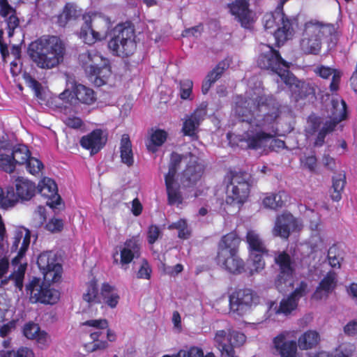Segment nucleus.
Instances as JSON below:
<instances>
[{
    "label": "nucleus",
    "mask_w": 357,
    "mask_h": 357,
    "mask_svg": "<svg viewBox=\"0 0 357 357\" xmlns=\"http://www.w3.org/2000/svg\"><path fill=\"white\" fill-rule=\"evenodd\" d=\"M215 261L218 266L231 274L240 275L245 271V263L238 253L216 256Z\"/></svg>",
    "instance_id": "18"
},
{
    "label": "nucleus",
    "mask_w": 357,
    "mask_h": 357,
    "mask_svg": "<svg viewBox=\"0 0 357 357\" xmlns=\"http://www.w3.org/2000/svg\"><path fill=\"white\" fill-rule=\"evenodd\" d=\"M0 357H34V353L31 349L22 347L17 351H1Z\"/></svg>",
    "instance_id": "54"
},
{
    "label": "nucleus",
    "mask_w": 357,
    "mask_h": 357,
    "mask_svg": "<svg viewBox=\"0 0 357 357\" xmlns=\"http://www.w3.org/2000/svg\"><path fill=\"white\" fill-rule=\"evenodd\" d=\"M274 261L278 266L279 271L295 273L294 261L286 251L279 252L275 256Z\"/></svg>",
    "instance_id": "39"
},
{
    "label": "nucleus",
    "mask_w": 357,
    "mask_h": 357,
    "mask_svg": "<svg viewBox=\"0 0 357 357\" xmlns=\"http://www.w3.org/2000/svg\"><path fill=\"white\" fill-rule=\"evenodd\" d=\"M203 350L197 347H191L188 351L181 349L178 351L180 357H203Z\"/></svg>",
    "instance_id": "64"
},
{
    "label": "nucleus",
    "mask_w": 357,
    "mask_h": 357,
    "mask_svg": "<svg viewBox=\"0 0 357 357\" xmlns=\"http://www.w3.org/2000/svg\"><path fill=\"white\" fill-rule=\"evenodd\" d=\"M84 23L81 26L79 38L89 45L105 40L111 26L110 20L102 15H84Z\"/></svg>",
    "instance_id": "6"
},
{
    "label": "nucleus",
    "mask_w": 357,
    "mask_h": 357,
    "mask_svg": "<svg viewBox=\"0 0 357 357\" xmlns=\"http://www.w3.org/2000/svg\"><path fill=\"white\" fill-rule=\"evenodd\" d=\"M337 24L326 23L317 20H310L303 26L299 48L305 55H318L325 40L328 47H333L337 39Z\"/></svg>",
    "instance_id": "1"
},
{
    "label": "nucleus",
    "mask_w": 357,
    "mask_h": 357,
    "mask_svg": "<svg viewBox=\"0 0 357 357\" xmlns=\"http://www.w3.org/2000/svg\"><path fill=\"white\" fill-rule=\"evenodd\" d=\"M94 71L91 75H87L89 79L98 87L106 84L112 73L109 61L108 59L105 61L101 65L97 66Z\"/></svg>",
    "instance_id": "30"
},
{
    "label": "nucleus",
    "mask_w": 357,
    "mask_h": 357,
    "mask_svg": "<svg viewBox=\"0 0 357 357\" xmlns=\"http://www.w3.org/2000/svg\"><path fill=\"white\" fill-rule=\"evenodd\" d=\"M256 113L246 107H238L236 113L241 121L257 128H271L282 114V105L272 94L257 96L254 100Z\"/></svg>",
    "instance_id": "2"
},
{
    "label": "nucleus",
    "mask_w": 357,
    "mask_h": 357,
    "mask_svg": "<svg viewBox=\"0 0 357 357\" xmlns=\"http://www.w3.org/2000/svg\"><path fill=\"white\" fill-rule=\"evenodd\" d=\"M227 6L229 8L231 14L235 16L241 26L244 28H248L251 21L248 1L247 0H236Z\"/></svg>",
    "instance_id": "24"
},
{
    "label": "nucleus",
    "mask_w": 357,
    "mask_h": 357,
    "mask_svg": "<svg viewBox=\"0 0 357 357\" xmlns=\"http://www.w3.org/2000/svg\"><path fill=\"white\" fill-rule=\"evenodd\" d=\"M245 242L248 245L249 260L252 267L250 271V275H252L265 268L266 263L264 257L268 255V250L260 235L255 230H248Z\"/></svg>",
    "instance_id": "7"
},
{
    "label": "nucleus",
    "mask_w": 357,
    "mask_h": 357,
    "mask_svg": "<svg viewBox=\"0 0 357 357\" xmlns=\"http://www.w3.org/2000/svg\"><path fill=\"white\" fill-rule=\"evenodd\" d=\"M100 299L102 303L113 309L117 306L120 296L114 286L110 285L108 282H104L101 285Z\"/></svg>",
    "instance_id": "32"
},
{
    "label": "nucleus",
    "mask_w": 357,
    "mask_h": 357,
    "mask_svg": "<svg viewBox=\"0 0 357 357\" xmlns=\"http://www.w3.org/2000/svg\"><path fill=\"white\" fill-rule=\"evenodd\" d=\"M204 172L205 166L191 158L181 173V181L184 187H193L201 180Z\"/></svg>",
    "instance_id": "16"
},
{
    "label": "nucleus",
    "mask_w": 357,
    "mask_h": 357,
    "mask_svg": "<svg viewBox=\"0 0 357 357\" xmlns=\"http://www.w3.org/2000/svg\"><path fill=\"white\" fill-rule=\"evenodd\" d=\"M346 184L345 174L340 173L333 177V190L331 198L333 201L338 202L342 198V192Z\"/></svg>",
    "instance_id": "43"
},
{
    "label": "nucleus",
    "mask_w": 357,
    "mask_h": 357,
    "mask_svg": "<svg viewBox=\"0 0 357 357\" xmlns=\"http://www.w3.org/2000/svg\"><path fill=\"white\" fill-rule=\"evenodd\" d=\"M289 196L284 190H279L276 193H266L262 203L265 208L278 210L285 206Z\"/></svg>",
    "instance_id": "31"
},
{
    "label": "nucleus",
    "mask_w": 357,
    "mask_h": 357,
    "mask_svg": "<svg viewBox=\"0 0 357 357\" xmlns=\"http://www.w3.org/2000/svg\"><path fill=\"white\" fill-rule=\"evenodd\" d=\"M241 238L235 231L229 232L218 242L216 256H227V254L238 253Z\"/></svg>",
    "instance_id": "23"
},
{
    "label": "nucleus",
    "mask_w": 357,
    "mask_h": 357,
    "mask_svg": "<svg viewBox=\"0 0 357 357\" xmlns=\"http://www.w3.org/2000/svg\"><path fill=\"white\" fill-rule=\"evenodd\" d=\"M307 290V284L301 281L298 286L286 298H282L278 307H275L276 314L289 316L296 310L298 305L300 299L305 296Z\"/></svg>",
    "instance_id": "13"
},
{
    "label": "nucleus",
    "mask_w": 357,
    "mask_h": 357,
    "mask_svg": "<svg viewBox=\"0 0 357 357\" xmlns=\"http://www.w3.org/2000/svg\"><path fill=\"white\" fill-rule=\"evenodd\" d=\"M298 87V99H305L309 96L315 97L317 86L314 83L302 82Z\"/></svg>",
    "instance_id": "50"
},
{
    "label": "nucleus",
    "mask_w": 357,
    "mask_h": 357,
    "mask_svg": "<svg viewBox=\"0 0 357 357\" xmlns=\"http://www.w3.org/2000/svg\"><path fill=\"white\" fill-rule=\"evenodd\" d=\"M169 229H177L178 238L186 240L190 238L191 231L188 227L187 221L185 219H179L178 221L172 223L168 227Z\"/></svg>",
    "instance_id": "49"
},
{
    "label": "nucleus",
    "mask_w": 357,
    "mask_h": 357,
    "mask_svg": "<svg viewBox=\"0 0 357 357\" xmlns=\"http://www.w3.org/2000/svg\"><path fill=\"white\" fill-rule=\"evenodd\" d=\"M100 292H99L97 280L93 278L86 284V291L82 295V299L89 305L101 304L100 299Z\"/></svg>",
    "instance_id": "36"
},
{
    "label": "nucleus",
    "mask_w": 357,
    "mask_h": 357,
    "mask_svg": "<svg viewBox=\"0 0 357 357\" xmlns=\"http://www.w3.org/2000/svg\"><path fill=\"white\" fill-rule=\"evenodd\" d=\"M183 155L173 152L171 154L168 167V172L165 175V181H176V177L178 169L181 165Z\"/></svg>",
    "instance_id": "42"
},
{
    "label": "nucleus",
    "mask_w": 357,
    "mask_h": 357,
    "mask_svg": "<svg viewBox=\"0 0 357 357\" xmlns=\"http://www.w3.org/2000/svg\"><path fill=\"white\" fill-rule=\"evenodd\" d=\"M17 163L12 155L1 153L0 154V167L6 172L11 174L15 170Z\"/></svg>",
    "instance_id": "53"
},
{
    "label": "nucleus",
    "mask_w": 357,
    "mask_h": 357,
    "mask_svg": "<svg viewBox=\"0 0 357 357\" xmlns=\"http://www.w3.org/2000/svg\"><path fill=\"white\" fill-rule=\"evenodd\" d=\"M246 340L245 335L238 331L231 328L219 330L215 332L214 341L225 357H238L234 350L235 347H240Z\"/></svg>",
    "instance_id": "10"
},
{
    "label": "nucleus",
    "mask_w": 357,
    "mask_h": 357,
    "mask_svg": "<svg viewBox=\"0 0 357 357\" xmlns=\"http://www.w3.org/2000/svg\"><path fill=\"white\" fill-rule=\"evenodd\" d=\"M229 67V63L226 60H222L207 73L202 84V93L204 95L208 93L211 86L221 78Z\"/></svg>",
    "instance_id": "26"
},
{
    "label": "nucleus",
    "mask_w": 357,
    "mask_h": 357,
    "mask_svg": "<svg viewBox=\"0 0 357 357\" xmlns=\"http://www.w3.org/2000/svg\"><path fill=\"white\" fill-rule=\"evenodd\" d=\"M119 149L121 162L128 167H132L134 165V155L132 142L128 134L121 136Z\"/></svg>",
    "instance_id": "34"
},
{
    "label": "nucleus",
    "mask_w": 357,
    "mask_h": 357,
    "mask_svg": "<svg viewBox=\"0 0 357 357\" xmlns=\"http://www.w3.org/2000/svg\"><path fill=\"white\" fill-rule=\"evenodd\" d=\"M251 184L245 172H231L229 185H227L226 202L230 205L242 206L249 197Z\"/></svg>",
    "instance_id": "8"
},
{
    "label": "nucleus",
    "mask_w": 357,
    "mask_h": 357,
    "mask_svg": "<svg viewBox=\"0 0 357 357\" xmlns=\"http://www.w3.org/2000/svg\"><path fill=\"white\" fill-rule=\"evenodd\" d=\"M80 15V12L72 3H66L61 13L57 16L56 23L59 26L65 27L71 20H75Z\"/></svg>",
    "instance_id": "35"
},
{
    "label": "nucleus",
    "mask_w": 357,
    "mask_h": 357,
    "mask_svg": "<svg viewBox=\"0 0 357 357\" xmlns=\"http://www.w3.org/2000/svg\"><path fill=\"white\" fill-rule=\"evenodd\" d=\"M314 73L324 79H328L332 76V79L329 85L330 91L334 93L339 89L341 77L342 75L340 70L324 65H319L314 68Z\"/></svg>",
    "instance_id": "27"
},
{
    "label": "nucleus",
    "mask_w": 357,
    "mask_h": 357,
    "mask_svg": "<svg viewBox=\"0 0 357 357\" xmlns=\"http://www.w3.org/2000/svg\"><path fill=\"white\" fill-rule=\"evenodd\" d=\"M37 187V191L50 199L47 204L51 208H56L61 204V198L58 194L57 185L53 179L45 177Z\"/></svg>",
    "instance_id": "22"
},
{
    "label": "nucleus",
    "mask_w": 357,
    "mask_h": 357,
    "mask_svg": "<svg viewBox=\"0 0 357 357\" xmlns=\"http://www.w3.org/2000/svg\"><path fill=\"white\" fill-rule=\"evenodd\" d=\"M266 47L268 51L259 54L257 57V66L269 73L278 75L287 85L294 84L295 77L289 70V63L282 57L278 50L269 45Z\"/></svg>",
    "instance_id": "5"
},
{
    "label": "nucleus",
    "mask_w": 357,
    "mask_h": 357,
    "mask_svg": "<svg viewBox=\"0 0 357 357\" xmlns=\"http://www.w3.org/2000/svg\"><path fill=\"white\" fill-rule=\"evenodd\" d=\"M63 228V222L61 219L52 218L45 225V229L52 233L59 232Z\"/></svg>",
    "instance_id": "62"
},
{
    "label": "nucleus",
    "mask_w": 357,
    "mask_h": 357,
    "mask_svg": "<svg viewBox=\"0 0 357 357\" xmlns=\"http://www.w3.org/2000/svg\"><path fill=\"white\" fill-rule=\"evenodd\" d=\"M82 326L93 327L97 330H103L108 328L109 323L106 319H90L82 323Z\"/></svg>",
    "instance_id": "61"
},
{
    "label": "nucleus",
    "mask_w": 357,
    "mask_h": 357,
    "mask_svg": "<svg viewBox=\"0 0 357 357\" xmlns=\"http://www.w3.org/2000/svg\"><path fill=\"white\" fill-rule=\"evenodd\" d=\"M14 188L8 186L6 192L2 188H0V207L3 209H8L15 206L14 201Z\"/></svg>",
    "instance_id": "46"
},
{
    "label": "nucleus",
    "mask_w": 357,
    "mask_h": 357,
    "mask_svg": "<svg viewBox=\"0 0 357 357\" xmlns=\"http://www.w3.org/2000/svg\"><path fill=\"white\" fill-rule=\"evenodd\" d=\"M168 134L162 129H156L150 136V144L147 146L149 150L155 151L153 147L162 146L167 140Z\"/></svg>",
    "instance_id": "48"
},
{
    "label": "nucleus",
    "mask_w": 357,
    "mask_h": 357,
    "mask_svg": "<svg viewBox=\"0 0 357 357\" xmlns=\"http://www.w3.org/2000/svg\"><path fill=\"white\" fill-rule=\"evenodd\" d=\"M162 236V232L159 226L151 225L147 230V241L150 245L154 244L159 238Z\"/></svg>",
    "instance_id": "56"
},
{
    "label": "nucleus",
    "mask_w": 357,
    "mask_h": 357,
    "mask_svg": "<svg viewBox=\"0 0 357 357\" xmlns=\"http://www.w3.org/2000/svg\"><path fill=\"white\" fill-rule=\"evenodd\" d=\"M107 59L103 57L96 50H87L79 54L78 62L86 76L94 73V69Z\"/></svg>",
    "instance_id": "19"
},
{
    "label": "nucleus",
    "mask_w": 357,
    "mask_h": 357,
    "mask_svg": "<svg viewBox=\"0 0 357 357\" xmlns=\"http://www.w3.org/2000/svg\"><path fill=\"white\" fill-rule=\"evenodd\" d=\"M307 123L308 127L307 132L310 135H314L319 130L322 122L320 117L314 115H311L308 117Z\"/></svg>",
    "instance_id": "59"
},
{
    "label": "nucleus",
    "mask_w": 357,
    "mask_h": 357,
    "mask_svg": "<svg viewBox=\"0 0 357 357\" xmlns=\"http://www.w3.org/2000/svg\"><path fill=\"white\" fill-rule=\"evenodd\" d=\"M40 331V327L38 324L34 323H28L24 328V334L28 338L33 340L37 334Z\"/></svg>",
    "instance_id": "63"
},
{
    "label": "nucleus",
    "mask_w": 357,
    "mask_h": 357,
    "mask_svg": "<svg viewBox=\"0 0 357 357\" xmlns=\"http://www.w3.org/2000/svg\"><path fill=\"white\" fill-rule=\"evenodd\" d=\"M37 264L43 274L45 281L57 282L61 278L62 266L57 261L56 255L52 251L40 253L37 259Z\"/></svg>",
    "instance_id": "12"
},
{
    "label": "nucleus",
    "mask_w": 357,
    "mask_h": 357,
    "mask_svg": "<svg viewBox=\"0 0 357 357\" xmlns=\"http://www.w3.org/2000/svg\"><path fill=\"white\" fill-rule=\"evenodd\" d=\"M273 137L271 134L261 130L254 132L252 130H248L244 133L245 141L248 147L255 150L261 148L265 142Z\"/></svg>",
    "instance_id": "33"
},
{
    "label": "nucleus",
    "mask_w": 357,
    "mask_h": 357,
    "mask_svg": "<svg viewBox=\"0 0 357 357\" xmlns=\"http://www.w3.org/2000/svg\"><path fill=\"white\" fill-rule=\"evenodd\" d=\"M294 273L278 271L274 280L276 289L280 293H286L293 287V277Z\"/></svg>",
    "instance_id": "40"
},
{
    "label": "nucleus",
    "mask_w": 357,
    "mask_h": 357,
    "mask_svg": "<svg viewBox=\"0 0 357 357\" xmlns=\"http://www.w3.org/2000/svg\"><path fill=\"white\" fill-rule=\"evenodd\" d=\"M183 155L173 152L171 154L168 167V172L165 175V181H176V177L178 169L181 165Z\"/></svg>",
    "instance_id": "41"
},
{
    "label": "nucleus",
    "mask_w": 357,
    "mask_h": 357,
    "mask_svg": "<svg viewBox=\"0 0 357 357\" xmlns=\"http://www.w3.org/2000/svg\"><path fill=\"white\" fill-rule=\"evenodd\" d=\"M353 346L349 349H337L334 353L330 354L326 351H319L317 353L319 357H352L353 356Z\"/></svg>",
    "instance_id": "57"
},
{
    "label": "nucleus",
    "mask_w": 357,
    "mask_h": 357,
    "mask_svg": "<svg viewBox=\"0 0 357 357\" xmlns=\"http://www.w3.org/2000/svg\"><path fill=\"white\" fill-rule=\"evenodd\" d=\"M6 22L7 24L8 36L10 38L13 36L15 29L19 26L20 20L16 13H13L6 18Z\"/></svg>",
    "instance_id": "58"
},
{
    "label": "nucleus",
    "mask_w": 357,
    "mask_h": 357,
    "mask_svg": "<svg viewBox=\"0 0 357 357\" xmlns=\"http://www.w3.org/2000/svg\"><path fill=\"white\" fill-rule=\"evenodd\" d=\"M206 107L207 105L202 103L190 115L187 116L181 129L183 136L190 137L192 140L198 139L199 128L206 115Z\"/></svg>",
    "instance_id": "14"
},
{
    "label": "nucleus",
    "mask_w": 357,
    "mask_h": 357,
    "mask_svg": "<svg viewBox=\"0 0 357 357\" xmlns=\"http://www.w3.org/2000/svg\"><path fill=\"white\" fill-rule=\"evenodd\" d=\"M73 93L77 103L91 105L97 101V94L94 90L82 84L75 83L73 86Z\"/></svg>",
    "instance_id": "28"
},
{
    "label": "nucleus",
    "mask_w": 357,
    "mask_h": 357,
    "mask_svg": "<svg viewBox=\"0 0 357 357\" xmlns=\"http://www.w3.org/2000/svg\"><path fill=\"white\" fill-rule=\"evenodd\" d=\"M14 160L18 165H23L31 155L28 147L24 144H17L13 146L11 153Z\"/></svg>",
    "instance_id": "45"
},
{
    "label": "nucleus",
    "mask_w": 357,
    "mask_h": 357,
    "mask_svg": "<svg viewBox=\"0 0 357 357\" xmlns=\"http://www.w3.org/2000/svg\"><path fill=\"white\" fill-rule=\"evenodd\" d=\"M26 271V264H20L16 271L11 273L8 279L13 280L15 286L19 291H22L24 287V279Z\"/></svg>",
    "instance_id": "51"
},
{
    "label": "nucleus",
    "mask_w": 357,
    "mask_h": 357,
    "mask_svg": "<svg viewBox=\"0 0 357 357\" xmlns=\"http://www.w3.org/2000/svg\"><path fill=\"white\" fill-rule=\"evenodd\" d=\"M152 269L146 259H143L142 264L137 273V278L139 279L149 280L151 278Z\"/></svg>",
    "instance_id": "60"
},
{
    "label": "nucleus",
    "mask_w": 357,
    "mask_h": 357,
    "mask_svg": "<svg viewBox=\"0 0 357 357\" xmlns=\"http://www.w3.org/2000/svg\"><path fill=\"white\" fill-rule=\"evenodd\" d=\"M141 255V245L135 238L128 239L121 250V264H128L134 258H139Z\"/></svg>",
    "instance_id": "29"
},
{
    "label": "nucleus",
    "mask_w": 357,
    "mask_h": 357,
    "mask_svg": "<svg viewBox=\"0 0 357 357\" xmlns=\"http://www.w3.org/2000/svg\"><path fill=\"white\" fill-rule=\"evenodd\" d=\"M337 283V274L333 271H329L319 282L312 298L315 300H321L327 298L336 288Z\"/></svg>",
    "instance_id": "21"
},
{
    "label": "nucleus",
    "mask_w": 357,
    "mask_h": 357,
    "mask_svg": "<svg viewBox=\"0 0 357 357\" xmlns=\"http://www.w3.org/2000/svg\"><path fill=\"white\" fill-rule=\"evenodd\" d=\"M320 341V335L315 331L309 330L301 335L298 340V345L301 349L307 350L314 348Z\"/></svg>",
    "instance_id": "38"
},
{
    "label": "nucleus",
    "mask_w": 357,
    "mask_h": 357,
    "mask_svg": "<svg viewBox=\"0 0 357 357\" xmlns=\"http://www.w3.org/2000/svg\"><path fill=\"white\" fill-rule=\"evenodd\" d=\"M26 291L29 295L31 303L53 305L57 303L60 296L59 291L50 287L49 282H42L40 278L36 277H33L26 285Z\"/></svg>",
    "instance_id": "9"
},
{
    "label": "nucleus",
    "mask_w": 357,
    "mask_h": 357,
    "mask_svg": "<svg viewBox=\"0 0 357 357\" xmlns=\"http://www.w3.org/2000/svg\"><path fill=\"white\" fill-rule=\"evenodd\" d=\"M327 258L331 267L340 268L343 261V251L335 243L329 248Z\"/></svg>",
    "instance_id": "44"
},
{
    "label": "nucleus",
    "mask_w": 357,
    "mask_h": 357,
    "mask_svg": "<svg viewBox=\"0 0 357 357\" xmlns=\"http://www.w3.org/2000/svg\"><path fill=\"white\" fill-rule=\"evenodd\" d=\"M31 60L42 69H52L63 62L66 46L58 36L40 37L31 42L28 47Z\"/></svg>",
    "instance_id": "3"
},
{
    "label": "nucleus",
    "mask_w": 357,
    "mask_h": 357,
    "mask_svg": "<svg viewBox=\"0 0 357 357\" xmlns=\"http://www.w3.org/2000/svg\"><path fill=\"white\" fill-rule=\"evenodd\" d=\"M296 218L290 213H283L278 215L272 229L273 236L285 240L288 239L292 228L296 226Z\"/></svg>",
    "instance_id": "17"
},
{
    "label": "nucleus",
    "mask_w": 357,
    "mask_h": 357,
    "mask_svg": "<svg viewBox=\"0 0 357 357\" xmlns=\"http://www.w3.org/2000/svg\"><path fill=\"white\" fill-rule=\"evenodd\" d=\"M79 143L82 148L89 150L91 154L97 153L103 148L105 144L102 140V130L96 129L88 135L82 137Z\"/></svg>",
    "instance_id": "25"
},
{
    "label": "nucleus",
    "mask_w": 357,
    "mask_h": 357,
    "mask_svg": "<svg viewBox=\"0 0 357 357\" xmlns=\"http://www.w3.org/2000/svg\"><path fill=\"white\" fill-rule=\"evenodd\" d=\"M259 303V297L251 289H235L229 296L230 310L243 316Z\"/></svg>",
    "instance_id": "11"
},
{
    "label": "nucleus",
    "mask_w": 357,
    "mask_h": 357,
    "mask_svg": "<svg viewBox=\"0 0 357 357\" xmlns=\"http://www.w3.org/2000/svg\"><path fill=\"white\" fill-rule=\"evenodd\" d=\"M333 108L331 110V118L334 119L335 118H342V121H344L347 118V105L344 100L339 101L338 100H333L332 101Z\"/></svg>",
    "instance_id": "47"
},
{
    "label": "nucleus",
    "mask_w": 357,
    "mask_h": 357,
    "mask_svg": "<svg viewBox=\"0 0 357 357\" xmlns=\"http://www.w3.org/2000/svg\"><path fill=\"white\" fill-rule=\"evenodd\" d=\"M167 202L169 205L181 204L183 197L180 191V185L176 181H165Z\"/></svg>",
    "instance_id": "37"
},
{
    "label": "nucleus",
    "mask_w": 357,
    "mask_h": 357,
    "mask_svg": "<svg viewBox=\"0 0 357 357\" xmlns=\"http://www.w3.org/2000/svg\"><path fill=\"white\" fill-rule=\"evenodd\" d=\"M24 165H26V171L34 176L39 174L44 168L42 161L31 155L24 162Z\"/></svg>",
    "instance_id": "52"
},
{
    "label": "nucleus",
    "mask_w": 357,
    "mask_h": 357,
    "mask_svg": "<svg viewBox=\"0 0 357 357\" xmlns=\"http://www.w3.org/2000/svg\"><path fill=\"white\" fill-rule=\"evenodd\" d=\"M193 82L190 79H183L179 83V95L182 100H192Z\"/></svg>",
    "instance_id": "55"
},
{
    "label": "nucleus",
    "mask_w": 357,
    "mask_h": 357,
    "mask_svg": "<svg viewBox=\"0 0 357 357\" xmlns=\"http://www.w3.org/2000/svg\"><path fill=\"white\" fill-rule=\"evenodd\" d=\"M14 197L15 206L19 202L30 201L35 197L38 187L35 182L24 178L17 176L14 181Z\"/></svg>",
    "instance_id": "15"
},
{
    "label": "nucleus",
    "mask_w": 357,
    "mask_h": 357,
    "mask_svg": "<svg viewBox=\"0 0 357 357\" xmlns=\"http://www.w3.org/2000/svg\"><path fill=\"white\" fill-rule=\"evenodd\" d=\"M288 331H283L275 336L273 344L281 357H295L297 353V343L295 340H287Z\"/></svg>",
    "instance_id": "20"
},
{
    "label": "nucleus",
    "mask_w": 357,
    "mask_h": 357,
    "mask_svg": "<svg viewBox=\"0 0 357 357\" xmlns=\"http://www.w3.org/2000/svg\"><path fill=\"white\" fill-rule=\"evenodd\" d=\"M109 50L114 56L128 57L137 49L135 29L131 22L119 23L114 26L107 44Z\"/></svg>",
    "instance_id": "4"
}]
</instances>
